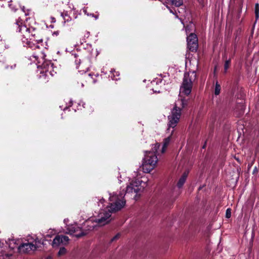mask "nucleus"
Wrapping results in <instances>:
<instances>
[{
  "label": "nucleus",
  "instance_id": "nucleus-6",
  "mask_svg": "<svg viewBox=\"0 0 259 259\" xmlns=\"http://www.w3.org/2000/svg\"><path fill=\"white\" fill-rule=\"evenodd\" d=\"M32 57L38 61V63L40 64L39 66L44 69V71L47 73V75H48V73L52 76L54 75L52 73L54 64L51 61L45 60V55L42 51H40L37 55L33 54Z\"/></svg>",
  "mask_w": 259,
  "mask_h": 259
},
{
  "label": "nucleus",
  "instance_id": "nucleus-30",
  "mask_svg": "<svg viewBox=\"0 0 259 259\" xmlns=\"http://www.w3.org/2000/svg\"><path fill=\"white\" fill-rule=\"evenodd\" d=\"M85 38H86V37H83V38L81 40H80L81 44H82L83 42H85Z\"/></svg>",
  "mask_w": 259,
  "mask_h": 259
},
{
  "label": "nucleus",
  "instance_id": "nucleus-37",
  "mask_svg": "<svg viewBox=\"0 0 259 259\" xmlns=\"http://www.w3.org/2000/svg\"><path fill=\"white\" fill-rule=\"evenodd\" d=\"M104 201H105V200L103 198L100 200V202L101 203H103Z\"/></svg>",
  "mask_w": 259,
  "mask_h": 259
},
{
  "label": "nucleus",
  "instance_id": "nucleus-21",
  "mask_svg": "<svg viewBox=\"0 0 259 259\" xmlns=\"http://www.w3.org/2000/svg\"><path fill=\"white\" fill-rule=\"evenodd\" d=\"M231 212L230 208H228L226 212V217L227 218H230L231 217Z\"/></svg>",
  "mask_w": 259,
  "mask_h": 259
},
{
  "label": "nucleus",
  "instance_id": "nucleus-3",
  "mask_svg": "<svg viewBox=\"0 0 259 259\" xmlns=\"http://www.w3.org/2000/svg\"><path fill=\"white\" fill-rule=\"evenodd\" d=\"M16 25L17 26L16 31L17 32L22 31L23 33H25L24 34V38L26 40V44L29 46V48L32 50L41 49L43 46L41 44L42 39H40L39 40L33 39L32 41H31L32 39L30 36H34L35 33L33 32L35 31V29L33 28H27L25 25H22V20L20 18H18L16 22Z\"/></svg>",
  "mask_w": 259,
  "mask_h": 259
},
{
  "label": "nucleus",
  "instance_id": "nucleus-43",
  "mask_svg": "<svg viewBox=\"0 0 259 259\" xmlns=\"http://www.w3.org/2000/svg\"><path fill=\"white\" fill-rule=\"evenodd\" d=\"M88 75L91 76L92 75L91 73H89L88 74Z\"/></svg>",
  "mask_w": 259,
  "mask_h": 259
},
{
  "label": "nucleus",
  "instance_id": "nucleus-23",
  "mask_svg": "<svg viewBox=\"0 0 259 259\" xmlns=\"http://www.w3.org/2000/svg\"><path fill=\"white\" fill-rule=\"evenodd\" d=\"M20 32L22 33V38H21V39H22V42H23V45H24V46H25V45H27V44H26V39L24 38V37H25V36H24V34H25V33H24H24H23L22 31H21V32Z\"/></svg>",
  "mask_w": 259,
  "mask_h": 259
},
{
  "label": "nucleus",
  "instance_id": "nucleus-13",
  "mask_svg": "<svg viewBox=\"0 0 259 259\" xmlns=\"http://www.w3.org/2000/svg\"><path fill=\"white\" fill-rule=\"evenodd\" d=\"M176 7H180L183 4V0H167Z\"/></svg>",
  "mask_w": 259,
  "mask_h": 259
},
{
  "label": "nucleus",
  "instance_id": "nucleus-11",
  "mask_svg": "<svg viewBox=\"0 0 259 259\" xmlns=\"http://www.w3.org/2000/svg\"><path fill=\"white\" fill-rule=\"evenodd\" d=\"M187 176H188V173L187 172H185L184 173H183V174L181 177V178L179 180V181H178V182L177 183L178 187L180 188H181L183 186V185L184 184V183L186 182V180Z\"/></svg>",
  "mask_w": 259,
  "mask_h": 259
},
{
  "label": "nucleus",
  "instance_id": "nucleus-31",
  "mask_svg": "<svg viewBox=\"0 0 259 259\" xmlns=\"http://www.w3.org/2000/svg\"><path fill=\"white\" fill-rule=\"evenodd\" d=\"M85 38H86V37H83V38L81 40H80L81 44H82L83 42H85Z\"/></svg>",
  "mask_w": 259,
  "mask_h": 259
},
{
  "label": "nucleus",
  "instance_id": "nucleus-48",
  "mask_svg": "<svg viewBox=\"0 0 259 259\" xmlns=\"http://www.w3.org/2000/svg\"><path fill=\"white\" fill-rule=\"evenodd\" d=\"M11 69H13V66H11Z\"/></svg>",
  "mask_w": 259,
  "mask_h": 259
},
{
  "label": "nucleus",
  "instance_id": "nucleus-47",
  "mask_svg": "<svg viewBox=\"0 0 259 259\" xmlns=\"http://www.w3.org/2000/svg\"><path fill=\"white\" fill-rule=\"evenodd\" d=\"M8 68H9V67H8V66H6V69H8Z\"/></svg>",
  "mask_w": 259,
  "mask_h": 259
},
{
  "label": "nucleus",
  "instance_id": "nucleus-9",
  "mask_svg": "<svg viewBox=\"0 0 259 259\" xmlns=\"http://www.w3.org/2000/svg\"><path fill=\"white\" fill-rule=\"evenodd\" d=\"M187 47L191 52H196L198 49V39L196 35L191 33L187 37Z\"/></svg>",
  "mask_w": 259,
  "mask_h": 259
},
{
  "label": "nucleus",
  "instance_id": "nucleus-16",
  "mask_svg": "<svg viewBox=\"0 0 259 259\" xmlns=\"http://www.w3.org/2000/svg\"><path fill=\"white\" fill-rule=\"evenodd\" d=\"M180 102H181V106L182 107L180 108V107H178L177 105H175V106H174V107L172 108V109L175 107V106H177V108H180V110H182V108H184L187 105V100H185V99H181V101H180Z\"/></svg>",
  "mask_w": 259,
  "mask_h": 259
},
{
  "label": "nucleus",
  "instance_id": "nucleus-25",
  "mask_svg": "<svg viewBox=\"0 0 259 259\" xmlns=\"http://www.w3.org/2000/svg\"><path fill=\"white\" fill-rule=\"evenodd\" d=\"M167 8L168 9L170 13H172V14L175 15H176V17L177 18H178V16L176 15V11H174L171 9H170L169 7H168V6H166Z\"/></svg>",
  "mask_w": 259,
  "mask_h": 259
},
{
  "label": "nucleus",
  "instance_id": "nucleus-19",
  "mask_svg": "<svg viewBox=\"0 0 259 259\" xmlns=\"http://www.w3.org/2000/svg\"><path fill=\"white\" fill-rule=\"evenodd\" d=\"M55 234V232L53 230H49L47 234L46 235V237H51L53 235Z\"/></svg>",
  "mask_w": 259,
  "mask_h": 259
},
{
  "label": "nucleus",
  "instance_id": "nucleus-49",
  "mask_svg": "<svg viewBox=\"0 0 259 259\" xmlns=\"http://www.w3.org/2000/svg\"><path fill=\"white\" fill-rule=\"evenodd\" d=\"M84 105V103H82V106L83 107V105Z\"/></svg>",
  "mask_w": 259,
  "mask_h": 259
},
{
  "label": "nucleus",
  "instance_id": "nucleus-15",
  "mask_svg": "<svg viewBox=\"0 0 259 259\" xmlns=\"http://www.w3.org/2000/svg\"><path fill=\"white\" fill-rule=\"evenodd\" d=\"M255 16L256 20H257L259 17V4L258 3L255 5Z\"/></svg>",
  "mask_w": 259,
  "mask_h": 259
},
{
  "label": "nucleus",
  "instance_id": "nucleus-26",
  "mask_svg": "<svg viewBox=\"0 0 259 259\" xmlns=\"http://www.w3.org/2000/svg\"><path fill=\"white\" fill-rule=\"evenodd\" d=\"M7 243H9V245L10 246L12 243L15 244L16 241L14 239H9V240L7 242Z\"/></svg>",
  "mask_w": 259,
  "mask_h": 259
},
{
  "label": "nucleus",
  "instance_id": "nucleus-34",
  "mask_svg": "<svg viewBox=\"0 0 259 259\" xmlns=\"http://www.w3.org/2000/svg\"><path fill=\"white\" fill-rule=\"evenodd\" d=\"M51 22L52 23H55L56 22V19H55V18L54 17H52L51 18Z\"/></svg>",
  "mask_w": 259,
  "mask_h": 259
},
{
  "label": "nucleus",
  "instance_id": "nucleus-28",
  "mask_svg": "<svg viewBox=\"0 0 259 259\" xmlns=\"http://www.w3.org/2000/svg\"><path fill=\"white\" fill-rule=\"evenodd\" d=\"M89 36H90V32L88 31H87L84 35V37L88 38L89 37Z\"/></svg>",
  "mask_w": 259,
  "mask_h": 259
},
{
  "label": "nucleus",
  "instance_id": "nucleus-50",
  "mask_svg": "<svg viewBox=\"0 0 259 259\" xmlns=\"http://www.w3.org/2000/svg\"><path fill=\"white\" fill-rule=\"evenodd\" d=\"M12 248H15V246H12L11 247Z\"/></svg>",
  "mask_w": 259,
  "mask_h": 259
},
{
  "label": "nucleus",
  "instance_id": "nucleus-41",
  "mask_svg": "<svg viewBox=\"0 0 259 259\" xmlns=\"http://www.w3.org/2000/svg\"><path fill=\"white\" fill-rule=\"evenodd\" d=\"M68 221V219H64V222L65 223H66V222H67V221Z\"/></svg>",
  "mask_w": 259,
  "mask_h": 259
},
{
  "label": "nucleus",
  "instance_id": "nucleus-39",
  "mask_svg": "<svg viewBox=\"0 0 259 259\" xmlns=\"http://www.w3.org/2000/svg\"><path fill=\"white\" fill-rule=\"evenodd\" d=\"M153 92H154V93H160V91H154L153 90Z\"/></svg>",
  "mask_w": 259,
  "mask_h": 259
},
{
  "label": "nucleus",
  "instance_id": "nucleus-29",
  "mask_svg": "<svg viewBox=\"0 0 259 259\" xmlns=\"http://www.w3.org/2000/svg\"><path fill=\"white\" fill-rule=\"evenodd\" d=\"M85 38H86V37H83V38L81 40H80L81 44H82L83 42H85Z\"/></svg>",
  "mask_w": 259,
  "mask_h": 259
},
{
  "label": "nucleus",
  "instance_id": "nucleus-4",
  "mask_svg": "<svg viewBox=\"0 0 259 259\" xmlns=\"http://www.w3.org/2000/svg\"><path fill=\"white\" fill-rule=\"evenodd\" d=\"M153 146L152 151H145L142 163V168L144 172H150L154 168L158 161L157 154H158V150L161 145L160 143H156Z\"/></svg>",
  "mask_w": 259,
  "mask_h": 259
},
{
  "label": "nucleus",
  "instance_id": "nucleus-27",
  "mask_svg": "<svg viewBox=\"0 0 259 259\" xmlns=\"http://www.w3.org/2000/svg\"><path fill=\"white\" fill-rule=\"evenodd\" d=\"M21 9L23 11V12L25 13V16H27L29 15V13L28 12V11L26 12L25 11V8L24 6H23L22 8H21Z\"/></svg>",
  "mask_w": 259,
  "mask_h": 259
},
{
  "label": "nucleus",
  "instance_id": "nucleus-40",
  "mask_svg": "<svg viewBox=\"0 0 259 259\" xmlns=\"http://www.w3.org/2000/svg\"><path fill=\"white\" fill-rule=\"evenodd\" d=\"M54 34H55L56 35H58L59 34V32L58 31H56L54 32Z\"/></svg>",
  "mask_w": 259,
  "mask_h": 259
},
{
  "label": "nucleus",
  "instance_id": "nucleus-12",
  "mask_svg": "<svg viewBox=\"0 0 259 259\" xmlns=\"http://www.w3.org/2000/svg\"><path fill=\"white\" fill-rule=\"evenodd\" d=\"M61 16L63 17L64 20V22H69L71 20V18L68 14L67 12H63L61 13Z\"/></svg>",
  "mask_w": 259,
  "mask_h": 259
},
{
  "label": "nucleus",
  "instance_id": "nucleus-42",
  "mask_svg": "<svg viewBox=\"0 0 259 259\" xmlns=\"http://www.w3.org/2000/svg\"><path fill=\"white\" fill-rule=\"evenodd\" d=\"M73 55H74V57H75V58L77 57V54H74Z\"/></svg>",
  "mask_w": 259,
  "mask_h": 259
},
{
  "label": "nucleus",
  "instance_id": "nucleus-14",
  "mask_svg": "<svg viewBox=\"0 0 259 259\" xmlns=\"http://www.w3.org/2000/svg\"><path fill=\"white\" fill-rule=\"evenodd\" d=\"M221 91V86L218 82H216L214 88V94L217 96L219 95Z\"/></svg>",
  "mask_w": 259,
  "mask_h": 259
},
{
  "label": "nucleus",
  "instance_id": "nucleus-1",
  "mask_svg": "<svg viewBox=\"0 0 259 259\" xmlns=\"http://www.w3.org/2000/svg\"><path fill=\"white\" fill-rule=\"evenodd\" d=\"M147 186L146 183L139 180H136L130 183L126 188L125 193L120 192L118 195L115 193L110 194L109 199L110 201V205L105 209L100 210L97 218H91L86 220L82 226L84 232L93 230L97 225L103 226L110 221L111 213L116 212L122 208L125 204L124 199L126 194L134 193L136 198L138 195H140L144 191Z\"/></svg>",
  "mask_w": 259,
  "mask_h": 259
},
{
  "label": "nucleus",
  "instance_id": "nucleus-2",
  "mask_svg": "<svg viewBox=\"0 0 259 259\" xmlns=\"http://www.w3.org/2000/svg\"><path fill=\"white\" fill-rule=\"evenodd\" d=\"M181 117V110L177 106L171 109L170 114L168 116L167 132L169 135L166 138H165L163 141L162 148L160 150L161 154L165 152L166 149L170 143V137L175 131V128L177 126Z\"/></svg>",
  "mask_w": 259,
  "mask_h": 259
},
{
  "label": "nucleus",
  "instance_id": "nucleus-5",
  "mask_svg": "<svg viewBox=\"0 0 259 259\" xmlns=\"http://www.w3.org/2000/svg\"><path fill=\"white\" fill-rule=\"evenodd\" d=\"M196 77V73L194 71L185 73L180 88L181 92L185 95H189L192 91L193 82L195 81Z\"/></svg>",
  "mask_w": 259,
  "mask_h": 259
},
{
  "label": "nucleus",
  "instance_id": "nucleus-7",
  "mask_svg": "<svg viewBox=\"0 0 259 259\" xmlns=\"http://www.w3.org/2000/svg\"><path fill=\"white\" fill-rule=\"evenodd\" d=\"M33 240L32 242L23 243L19 246L18 250L19 252L23 253H28L31 251H35L37 248L40 247L42 244L41 240L37 237H32Z\"/></svg>",
  "mask_w": 259,
  "mask_h": 259
},
{
  "label": "nucleus",
  "instance_id": "nucleus-33",
  "mask_svg": "<svg viewBox=\"0 0 259 259\" xmlns=\"http://www.w3.org/2000/svg\"><path fill=\"white\" fill-rule=\"evenodd\" d=\"M83 12L84 13V14H87V15H89V14L88 13H87V8H83Z\"/></svg>",
  "mask_w": 259,
  "mask_h": 259
},
{
  "label": "nucleus",
  "instance_id": "nucleus-36",
  "mask_svg": "<svg viewBox=\"0 0 259 259\" xmlns=\"http://www.w3.org/2000/svg\"><path fill=\"white\" fill-rule=\"evenodd\" d=\"M120 178H121V176L120 175L119 177H118V183L119 184H120L121 183V182H122V181L121 180Z\"/></svg>",
  "mask_w": 259,
  "mask_h": 259
},
{
  "label": "nucleus",
  "instance_id": "nucleus-24",
  "mask_svg": "<svg viewBox=\"0 0 259 259\" xmlns=\"http://www.w3.org/2000/svg\"><path fill=\"white\" fill-rule=\"evenodd\" d=\"M119 236H120V234H116L115 236H114L111 240V242H113L116 240H117V239L119 238Z\"/></svg>",
  "mask_w": 259,
  "mask_h": 259
},
{
  "label": "nucleus",
  "instance_id": "nucleus-10",
  "mask_svg": "<svg viewBox=\"0 0 259 259\" xmlns=\"http://www.w3.org/2000/svg\"><path fill=\"white\" fill-rule=\"evenodd\" d=\"M69 240V239L67 236L57 235L53 239L52 245L53 247H58L61 245L67 244Z\"/></svg>",
  "mask_w": 259,
  "mask_h": 259
},
{
  "label": "nucleus",
  "instance_id": "nucleus-17",
  "mask_svg": "<svg viewBox=\"0 0 259 259\" xmlns=\"http://www.w3.org/2000/svg\"><path fill=\"white\" fill-rule=\"evenodd\" d=\"M66 252V249L64 247H61L58 252L59 255H62L65 254Z\"/></svg>",
  "mask_w": 259,
  "mask_h": 259
},
{
  "label": "nucleus",
  "instance_id": "nucleus-51",
  "mask_svg": "<svg viewBox=\"0 0 259 259\" xmlns=\"http://www.w3.org/2000/svg\"><path fill=\"white\" fill-rule=\"evenodd\" d=\"M113 79L117 80V78H113Z\"/></svg>",
  "mask_w": 259,
  "mask_h": 259
},
{
  "label": "nucleus",
  "instance_id": "nucleus-18",
  "mask_svg": "<svg viewBox=\"0 0 259 259\" xmlns=\"http://www.w3.org/2000/svg\"><path fill=\"white\" fill-rule=\"evenodd\" d=\"M230 63H231V60L230 59H229V60H227L225 62V65H224V69L225 70V71H226L228 68H229V66L230 64Z\"/></svg>",
  "mask_w": 259,
  "mask_h": 259
},
{
  "label": "nucleus",
  "instance_id": "nucleus-38",
  "mask_svg": "<svg viewBox=\"0 0 259 259\" xmlns=\"http://www.w3.org/2000/svg\"><path fill=\"white\" fill-rule=\"evenodd\" d=\"M90 50H89V51H90V53H92V52L93 51V49H91V46H90Z\"/></svg>",
  "mask_w": 259,
  "mask_h": 259
},
{
  "label": "nucleus",
  "instance_id": "nucleus-22",
  "mask_svg": "<svg viewBox=\"0 0 259 259\" xmlns=\"http://www.w3.org/2000/svg\"><path fill=\"white\" fill-rule=\"evenodd\" d=\"M162 80L161 79L153 80L151 83L153 85L154 84H158L159 83L162 82Z\"/></svg>",
  "mask_w": 259,
  "mask_h": 259
},
{
  "label": "nucleus",
  "instance_id": "nucleus-32",
  "mask_svg": "<svg viewBox=\"0 0 259 259\" xmlns=\"http://www.w3.org/2000/svg\"><path fill=\"white\" fill-rule=\"evenodd\" d=\"M85 38H86V37H83V38L81 40H80L81 44H82L83 42H85Z\"/></svg>",
  "mask_w": 259,
  "mask_h": 259
},
{
  "label": "nucleus",
  "instance_id": "nucleus-44",
  "mask_svg": "<svg viewBox=\"0 0 259 259\" xmlns=\"http://www.w3.org/2000/svg\"><path fill=\"white\" fill-rule=\"evenodd\" d=\"M81 87H84V84H83V83H81Z\"/></svg>",
  "mask_w": 259,
  "mask_h": 259
},
{
  "label": "nucleus",
  "instance_id": "nucleus-8",
  "mask_svg": "<svg viewBox=\"0 0 259 259\" xmlns=\"http://www.w3.org/2000/svg\"><path fill=\"white\" fill-rule=\"evenodd\" d=\"M67 233L75 236L79 238L87 234V232H84L83 227H79L76 224L68 226L67 228Z\"/></svg>",
  "mask_w": 259,
  "mask_h": 259
},
{
  "label": "nucleus",
  "instance_id": "nucleus-52",
  "mask_svg": "<svg viewBox=\"0 0 259 259\" xmlns=\"http://www.w3.org/2000/svg\"><path fill=\"white\" fill-rule=\"evenodd\" d=\"M28 241H30V238H28Z\"/></svg>",
  "mask_w": 259,
  "mask_h": 259
},
{
  "label": "nucleus",
  "instance_id": "nucleus-46",
  "mask_svg": "<svg viewBox=\"0 0 259 259\" xmlns=\"http://www.w3.org/2000/svg\"><path fill=\"white\" fill-rule=\"evenodd\" d=\"M88 57L89 58V59H90V58H91V56H88Z\"/></svg>",
  "mask_w": 259,
  "mask_h": 259
},
{
  "label": "nucleus",
  "instance_id": "nucleus-45",
  "mask_svg": "<svg viewBox=\"0 0 259 259\" xmlns=\"http://www.w3.org/2000/svg\"><path fill=\"white\" fill-rule=\"evenodd\" d=\"M79 72H80L81 74H82L83 73V72H82L81 71H79Z\"/></svg>",
  "mask_w": 259,
  "mask_h": 259
},
{
  "label": "nucleus",
  "instance_id": "nucleus-35",
  "mask_svg": "<svg viewBox=\"0 0 259 259\" xmlns=\"http://www.w3.org/2000/svg\"><path fill=\"white\" fill-rule=\"evenodd\" d=\"M114 72L115 73V74H114V76L115 77V76H118L119 75V73L118 72H116L114 70Z\"/></svg>",
  "mask_w": 259,
  "mask_h": 259
},
{
  "label": "nucleus",
  "instance_id": "nucleus-20",
  "mask_svg": "<svg viewBox=\"0 0 259 259\" xmlns=\"http://www.w3.org/2000/svg\"><path fill=\"white\" fill-rule=\"evenodd\" d=\"M73 105V103H72V101L71 100H70V102H69V105L68 106H66L65 108H64L63 109L62 108V106H60V108L61 109H63L64 111L66 110L67 109H68V107L71 106L72 105Z\"/></svg>",
  "mask_w": 259,
  "mask_h": 259
}]
</instances>
